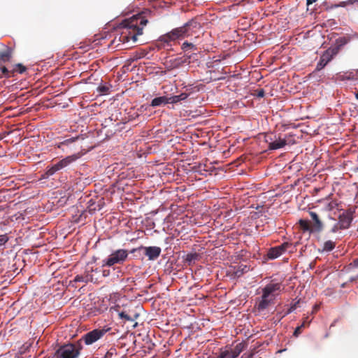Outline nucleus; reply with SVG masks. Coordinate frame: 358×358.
Wrapping results in <instances>:
<instances>
[{
  "label": "nucleus",
  "instance_id": "1",
  "mask_svg": "<svg viewBox=\"0 0 358 358\" xmlns=\"http://www.w3.org/2000/svg\"><path fill=\"white\" fill-rule=\"evenodd\" d=\"M148 22V20L143 15V13L124 20L121 23L123 31L120 36V41L123 43L129 42L130 40L136 42L138 36L143 34V27Z\"/></svg>",
  "mask_w": 358,
  "mask_h": 358
},
{
  "label": "nucleus",
  "instance_id": "2",
  "mask_svg": "<svg viewBox=\"0 0 358 358\" xmlns=\"http://www.w3.org/2000/svg\"><path fill=\"white\" fill-rule=\"evenodd\" d=\"M281 285L280 283H269L262 289V295L256 307L258 311L261 312L266 310L271 303H273L275 292L280 291Z\"/></svg>",
  "mask_w": 358,
  "mask_h": 358
},
{
  "label": "nucleus",
  "instance_id": "3",
  "mask_svg": "<svg viewBox=\"0 0 358 358\" xmlns=\"http://www.w3.org/2000/svg\"><path fill=\"white\" fill-rule=\"evenodd\" d=\"M82 350L80 341L59 347L52 358H78Z\"/></svg>",
  "mask_w": 358,
  "mask_h": 358
},
{
  "label": "nucleus",
  "instance_id": "4",
  "mask_svg": "<svg viewBox=\"0 0 358 358\" xmlns=\"http://www.w3.org/2000/svg\"><path fill=\"white\" fill-rule=\"evenodd\" d=\"M128 257V252L124 249L117 250L102 261V267L113 266L115 264H122Z\"/></svg>",
  "mask_w": 358,
  "mask_h": 358
},
{
  "label": "nucleus",
  "instance_id": "5",
  "mask_svg": "<svg viewBox=\"0 0 358 358\" xmlns=\"http://www.w3.org/2000/svg\"><path fill=\"white\" fill-rule=\"evenodd\" d=\"M187 30L185 27H177L172 29L171 31L164 34L159 37V41L169 44L171 41H175L178 39H182L185 38V34Z\"/></svg>",
  "mask_w": 358,
  "mask_h": 358
},
{
  "label": "nucleus",
  "instance_id": "6",
  "mask_svg": "<svg viewBox=\"0 0 358 358\" xmlns=\"http://www.w3.org/2000/svg\"><path fill=\"white\" fill-rule=\"evenodd\" d=\"M338 53V48H329L321 55L320 61L317 64L316 70H322L329 62L332 60L334 56Z\"/></svg>",
  "mask_w": 358,
  "mask_h": 358
},
{
  "label": "nucleus",
  "instance_id": "7",
  "mask_svg": "<svg viewBox=\"0 0 358 358\" xmlns=\"http://www.w3.org/2000/svg\"><path fill=\"white\" fill-rule=\"evenodd\" d=\"M141 250L144 251V255L148 257L149 260L157 259L159 257L162 251L161 248L157 246H140L137 248L132 249L131 250V253H135L136 252H139Z\"/></svg>",
  "mask_w": 358,
  "mask_h": 358
},
{
  "label": "nucleus",
  "instance_id": "8",
  "mask_svg": "<svg viewBox=\"0 0 358 358\" xmlns=\"http://www.w3.org/2000/svg\"><path fill=\"white\" fill-rule=\"evenodd\" d=\"M108 329H96L87 333L83 337L86 345H91L94 342L97 341L108 331Z\"/></svg>",
  "mask_w": 358,
  "mask_h": 358
},
{
  "label": "nucleus",
  "instance_id": "9",
  "mask_svg": "<svg viewBox=\"0 0 358 358\" xmlns=\"http://www.w3.org/2000/svg\"><path fill=\"white\" fill-rule=\"evenodd\" d=\"M292 243L289 242H285L280 245L271 248L268 250L267 257L270 259H274L282 255L289 248L292 247Z\"/></svg>",
  "mask_w": 358,
  "mask_h": 358
},
{
  "label": "nucleus",
  "instance_id": "10",
  "mask_svg": "<svg viewBox=\"0 0 358 358\" xmlns=\"http://www.w3.org/2000/svg\"><path fill=\"white\" fill-rule=\"evenodd\" d=\"M319 203L321 204V210L325 212H331L338 209L340 205L338 200L331 198L323 199L319 201Z\"/></svg>",
  "mask_w": 358,
  "mask_h": 358
},
{
  "label": "nucleus",
  "instance_id": "11",
  "mask_svg": "<svg viewBox=\"0 0 358 358\" xmlns=\"http://www.w3.org/2000/svg\"><path fill=\"white\" fill-rule=\"evenodd\" d=\"M182 27H185L187 30L185 37L192 36L197 30L201 28V24L196 19H192L186 22Z\"/></svg>",
  "mask_w": 358,
  "mask_h": 358
},
{
  "label": "nucleus",
  "instance_id": "12",
  "mask_svg": "<svg viewBox=\"0 0 358 358\" xmlns=\"http://www.w3.org/2000/svg\"><path fill=\"white\" fill-rule=\"evenodd\" d=\"M80 157L79 154H74L72 155L67 156L66 157L59 160L55 164L56 165L58 171H60L65 167L68 166L73 162H76Z\"/></svg>",
  "mask_w": 358,
  "mask_h": 358
},
{
  "label": "nucleus",
  "instance_id": "13",
  "mask_svg": "<svg viewBox=\"0 0 358 358\" xmlns=\"http://www.w3.org/2000/svg\"><path fill=\"white\" fill-rule=\"evenodd\" d=\"M352 213L347 212L346 213H343L339 216V228L341 229H348L352 222Z\"/></svg>",
  "mask_w": 358,
  "mask_h": 358
},
{
  "label": "nucleus",
  "instance_id": "14",
  "mask_svg": "<svg viewBox=\"0 0 358 358\" xmlns=\"http://www.w3.org/2000/svg\"><path fill=\"white\" fill-rule=\"evenodd\" d=\"M309 215L313 221V224H311L313 227V231L315 232H317V233L321 232L324 229V224L320 220L318 215L315 212H313V211H310Z\"/></svg>",
  "mask_w": 358,
  "mask_h": 358
},
{
  "label": "nucleus",
  "instance_id": "15",
  "mask_svg": "<svg viewBox=\"0 0 358 358\" xmlns=\"http://www.w3.org/2000/svg\"><path fill=\"white\" fill-rule=\"evenodd\" d=\"M287 144V139L285 136V138H281L280 136H277L273 141V143H271V145L268 147L269 150H274L280 149L285 147Z\"/></svg>",
  "mask_w": 358,
  "mask_h": 358
},
{
  "label": "nucleus",
  "instance_id": "16",
  "mask_svg": "<svg viewBox=\"0 0 358 358\" xmlns=\"http://www.w3.org/2000/svg\"><path fill=\"white\" fill-rule=\"evenodd\" d=\"M13 55V50L6 47L5 50L0 51V64L10 61Z\"/></svg>",
  "mask_w": 358,
  "mask_h": 358
},
{
  "label": "nucleus",
  "instance_id": "17",
  "mask_svg": "<svg viewBox=\"0 0 358 358\" xmlns=\"http://www.w3.org/2000/svg\"><path fill=\"white\" fill-rule=\"evenodd\" d=\"M169 103V97L163 96L153 99L151 101L150 106L152 107H157L162 105H165Z\"/></svg>",
  "mask_w": 358,
  "mask_h": 358
},
{
  "label": "nucleus",
  "instance_id": "18",
  "mask_svg": "<svg viewBox=\"0 0 358 358\" xmlns=\"http://www.w3.org/2000/svg\"><path fill=\"white\" fill-rule=\"evenodd\" d=\"M299 224L301 230H303V231H308L310 233L315 232L313 231V227L310 224V222L307 220H303V219L299 220Z\"/></svg>",
  "mask_w": 358,
  "mask_h": 358
},
{
  "label": "nucleus",
  "instance_id": "19",
  "mask_svg": "<svg viewBox=\"0 0 358 358\" xmlns=\"http://www.w3.org/2000/svg\"><path fill=\"white\" fill-rule=\"evenodd\" d=\"M199 258V255L196 252L189 253L185 258V262L189 266L194 264L196 260Z\"/></svg>",
  "mask_w": 358,
  "mask_h": 358
},
{
  "label": "nucleus",
  "instance_id": "20",
  "mask_svg": "<svg viewBox=\"0 0 358 358\" xmlns=\"http://www.w3.org/2000/svg\"><path fill=\"white\" fill-rule=\"evenodd\" d=\"M88 203V209L90 213H94L96 210H100L102 208L104 203L103 199H100L96 203L97 208H92V206L95 204V201H94L93 199H90Z\"/></svg>",
  "mask_w": 358,
  "mask_h": 358
},
{
  "label": "nucleus",
  "instance_id": "21",
  "mask_svg": "<svg viewBox=\"0 0 358 358\" xmlns=\"http://www.w3.org/2000/svg\"><path fill=\"white\" fill-rule=\"evenodd\" d=\"M356 75L353 72H346L343 74L338 73L336 75V79L338 80H354L356 78Z\"/></svg>",
  "mask_w": 358,
  "mask_h": 358
},
{
  "label": "nucleus",
  "instance_id": "22",
  "mask_svg": "<svg viewBox=\"0 0 358 358\" xmlns=\"http://www.w3.org/2000/svg\"><path fill=\"white\" fill-rule=\"evenodd\" d=\"M188 97V94L187 93H181L179 95H175L171 97H169V103H176L180 101L185 100Z\"/></svg>",
  "mask_w": 358,
  "mask_h": 358
},
{
  "label": "nucleus",
  "instance_id": "23",
  "mask_svg": "<svg viewBox=\"0 0 358 358\" xmlns=\"http://www.w3.org/2000/svg\"><path fill=\"white\" fill-rule=\"evenodd\" d=\"M358 3V0H347V1H341L338 3L332 5L331 8H336L338 7H345L348 5H351V4H354V3Z\"/></svg>",
  "mask_w": 358,
  "mask_h": 358
},
{
  "label": "nucleus",
  "instance_id": "24",
  "mask_svg": "<svg viewBox=\"0 0 358 358\" xmlns=\"http://www.w3.org/2000/svg\"><path fill=\"white\" fill-rule=\"evenodd\" d=\"M336 243L332 241H327L324 242L323 245V251L330 252L334 249Z\"/></svg>",
  "mask_w": 358,
  "mask_h": 358
},
{
  "label": "nucleus",
  "instance_id": "25",
  "mask_svg": "<svg viewBox=\"0 0 358 358\" xmlns=\"http://www.w3.org/2000/svg\"><path fill=\"white\" fill-rule=\"evenodd\" d=\"M217 358H236L235 355H234L233 352L230 348L226 349L225 350L221 352L220 355Z\"/></svg>",
  "mask_w": 358,
  "mask_h": 358
},
{
  "label": "nucleus",
  "instance_id": "26",
  "mask_svg": "<svg viewBox=\"0 0 358 358\" xmlns=\"http://www.w3.org/2000/svg\"><path fill=\"white\" fill-rule=\"evenodd\" d=\"M59 171L56 165L54 164L52 166H48L47 167V170L45 173V176L46 178H48L52 175H54L56 172Z\"/></svg>",
  "mask_w": 358,
  "mask_h": 358
},
{
  "label": "nucleus",
  "instance_id": "27",
  "mask_svg": "<svg viewBox=\"0 0 358 358\" xmlns=\"http://www.w3.org/2000/svg\"><path fill=\"white\" fill-rule=\"evenodd\" d=\"M244 345L241 343L237 344L234 348H230L231 351L234 353V355H235L236 357H237L241 352L243 350Z\"/></svg>",
  "mask_w": 358,
  "mask_h": 358
},
{
  "label": "nucleus",
  "instance_id": "28",
  "mask_svg": "<svg viewBox=\"0 0 358 358\" xmlns=\"http://www.w3.org/2000/svg\"><path fill=\"white\" fill-rule=\"evenodd\" d=\"M348 43V40L345 37H340L336 41V45L333 48H338V52L342 46L345 45Z\"/></svg>",
  "mask_w": 358,
  "mask_h": 358
},
{
  "label": "nucleus",
  "instance_id": "29",
  "mask_svg": "<svg viewBox=\"0 0 358 358\" xmlns=\"http://www.w3.org/2000/svg\"><path fill=\"white\" fill-rule=\"evenodd\" d=\"M249 271V268L247 266H240L235 272L236 276L240 277L244 273H246Z\"/></svg>",
  "mask_w": 358,
  "mask_h": 358
},
{
  "label": "nucleus",
  "instance_id": "30",
  "mask_svg": "<svg viewBox=\"0 0 358 358\" xmlns=\"http://www.w3.org/2000/svg\"><path fill=\"white\" fill-rule=\"evenodd\" d=\"M27 70V68L23 66L22 64H17L15 65V68L12 70V73L17 71L20 73H23Z\"/></svg>",
  "mask_w": 358,
  "mask_h": 358
},
{
  "label": "nucleus",
  "instance_id": "31",
  "mask_svg": "<svg viewBox=\"0 0 358 358\" xmlns=\"http://www.w3.org/2000/svg\"><path fill=\"white\" fill-rule=\"evenodd\" d=\"M119 315L121 318H124L127 321H134L138 316V314H135L134 318L131 315H129V314H127L124 312H122V313H119Z\"/></svg>",
  "mask_w": 358,
  "mask_h": 358
},
{
  "label": "nucleus",
  "instance_id": "32",
  "mask_svg": "<svg viewBox=\"0 0 358 358\" xmlns=\"http://www.w3.org/2000/svg\"><path fill=\"white\" fill-rule=\"evenodd\" d=\"M276 135L273 134H267L265 135V142L268 143V147H269L271 143H273Z\"/></svg>",
  "mask_w": 358,
  "mask_h": 358
},
{
  "label": "nucleus",
  "instance_id": "33",
  "mask_svg": "<svg viewBox=\"0 0 358 358\" xmlns=\"http://www.w3.org/2000/svg\"><path fill=\"white\" fill-rule=\"evenodd\" d=\"M0 70L1 71L3 76L6 78H9L12 73V70H8L6 66H1V64H0Z\"/></svg>",
  "mask_w": 358,
  "mask_h": 358
},
{
  "label": "nucleus",
  "instance_id": "34",
  "mask_svg": "<svg viewBox=\"0 0 358 358\" xmlns=\"http://www.w3.org/2000/svg\"><path fill=\"white\" fill-rule=\"evenodd\" d=\"M109 87L106 86V85H101V86H99L97 87V91L101 94H106L108 93L109 92Z\"/></svg>",
  "mask_w": 358,
  "mask_h": 358
},
{
  "label": "nucleus",
  "instance_id": "35",
  "mask_svg": "<svg viewBox=\"0 0 358 358\" xmlns=\"http://www.w3.org/2000/svg\"><path fill=\"white\" fill-rule=\"evenodd\" d=\"M117 355V350L114 348H111L105 355L103 358H112Z\"/></svg>",
  "mask_w": 358,
  "mask_h": 358
},
{
  "label": "nucleus",
  "instance_id": "36",
  "mask_svg": "<svg viewBox=\"0 0 358 358\" xmlns=\"http://www.w3.org/2000/svg\"><path fill=\"white\" fill-rule=\"evenodd\" d=\"M9 240L7 234L0 235V246L5 245Z\"/></svg>",
  "mask_w": 358,
  "mask_h": 358
},
{
  "label": "nucleus",
  "instance_id": "37",
  "mask_svg": "<svg viewBox=\"0 0 358 358\" xmlns=\"http://www.w3.org/2000/svg\"><path fill=\"white\" fill-rule=\"evenodd\" d=\"M184 61L182 59V58H176L174 59L173 64L171 65V67L177 68Z\"/></svg>",
  "mask_w": 358,
  "mask_h": 358
},
{
  "label": "nucleus",
  "instance_id": "38",
  "mask_svg": "<svg viewBox=\"0 0 358 358\" xmlns=\"http://www.w3.org/2000/svg\"><path fill=\"white\" fill-rule=\"evenodd\" d=\"M87 276L76 275L74 278L75 282H87Z\"/></svg>",
  "mask_w": 358,
  "mask_h": 358
},
{
  "label": "nucleus",
  "instance_id": "39",
  "mask_svg": "<svg viewBox=\"0 0 358 358\" xmlns=\"http://www.w3.org/2000/svg\"><path fill=\"white\" fill-rule=\"evenodd\" d=\"M194 48V45L192 43H188L187 41L184 42L182 45V49L183 50H187L189 48Z\"/></svg>",
  "mask_w": 358,
  "mask_h": 358
},
{
  "label": "nucleus",
  "instance_id": "40",
  "mask_svg": "<svg viewBox=\"0 0 358 358\" xmlns=\"http://www.w3.org/2000/svg\"><path fill=\"white\" fill-rule=\"evenodd\" d=\"M317 0H307L306 1V6H307V10H310L311 13L314 12L315 10V8H310V6L315 2H316Z\"/></svg>",
  "mask_w": 358,
  "mask_h": 358
},
{
  "label": "nucleus",
  "instance_id": "41",
  "mask_svg": "<svg viewBox=\"0 0 358 358\" xmlns=\"http://www.w3.org/2000/svg\"><path fill=\"white\" fill-rule=\"evenodd\" d=\"M255 94L257 97L262 98V97L264 96L265 92H264V90L263 89H257V90H255Z\"/></svg>",
  "mask_w": 358,
  "mask_h": 358
},
{
  "label": "nucleus",
  "instance_id": "42",
  "mask_svg": "<svg viewBox=\"0 0 358 358\" xmlns=\"http://www.w3.org/2000/svg\"><path fill=\"white\" fill-rule=\"evenodd\" d=\"M74 141H75V138H73L66 139V140L64 141L63 142L60 143L59 145H58V148H61V146L63 145H69V143H71Z\"/></svg>",
  "mask_w": 358,
  "mask_h": 358
},
{
  "label": "nucleus",
  "instance_id": "43",
  "mask_svg": "<svg viewBox=\"0 0 358 358\" xmlns=\"http://www.w3.org/2000/svg\"><path fill=\"white\" fill-rule=\"evenodd\" d=\"M303 327V324L301 327H298L295 329V331H294V335L295 336H297L300 334V331H301V327Z\"/></svg>",
  "mask_w": 358,
  "mask_h": 358
},
{
  "label": "nucleus",
  "instance_id": "44",
  "mask_svg": "<svg viewBox=\"0 0 358 358\" xmlns=\"http://www.w3.org/2000/svg\"><path fill=\"white\" fill-rule=\"evenodd\" d=\"M338 229H341L339 228V224H338H338H335V225L333 227V228L331 229V231L332 233H335V232H336Z\"/></svg>",
  "mask_w": 358,
  "mask_h": 358
},
{
  "label": "nucleus",
  "instance_id": "45",
  "mask_svg": "<svg viewBox=\"0 0 358 358\" xmlns=\"http://www.w3.org/2000/svg\"><path fill=\"white\" fill-rule=\"evenodd\" d=\"M110 273V271L109 270H103V276H107Z\"/></svg>",
  "mask_w": 358,
  "mask_h": 358
},
{
  "label": "nucleus",
  "instance_id": "46",
  "mask_svg": "<svg viewBox=\"0 0 358 358\" xmlns=\"http://www.w3.org/2000/svg\"><path fill=\"white\" fill-rule=\"evenodd\" d=\"M353 264L355 266L357 267L358 266V257L355 259L353 260Z\"/></svg>",
  "mask_w": 358,
  "mask_h": 358
},
{
  "label": "nucleus",
  "instance_id": "47",
  "mask_svg": "<svg viewBox=\"0 0 358 358\" xmlns=\"http://www.w3.org/2000/svg\"><path fill=\"white\" fill-rule=\"evenodd\" d=\"M355 97L358 99V91L355 92Z\"/></svg>",
  "mask_w": 358,
  "mask_h": 358
},
{
  "label": "nucleus",
  "instance_id": "48",
  "mask_svg": "<svg viewBox=\"0 0 358 358\" xmlns=\"http://www.w3.org/2000/svg\"><path fill=\"white\" fill-rule=\"evenodd\" d=\"M291 311H292V309L290 308V309H289V310H288V311L287 312V313H286V314H289V313H291Z\"/></svg>",
  "mask_w": 358,
  "mask_h": 358
},
{
  "label": "nucleus",
  "instance_id": "49",
  "mask_svg": "<svg viewBox=\"0 0 358 358\" xmlns=\"http://www.w3.org/2000/svg\"><path fill=\"white\" fill-rule=\"evenodd\" d=\"M92 208H97V205H96V203H95V204H94V205H93V206H92Z\"/></svg>",
  "mask_w": 358,
  "mask_h": 358
}]
</instances>
